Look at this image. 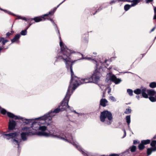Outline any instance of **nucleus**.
<instances>
[{
  "instance_id": "52",
  "label": "nucleus",
  "mask_w": 156,
  "mask_h": 156,
  "mask_svg": "<svg viewBox=\"0 0 156 156\" xmlns=\"http://www.w3.org/2000/svg\"><path fill=\"white\" fill-rule=\"evenodd\" d=\"M125 1L129 2H132V0H125Z\"/></svg>"
},
{
  "instance_id": "43",
  "label": "nucleus",
  "mask_w": 156,
  "mask_h": 156,
  "mask_svg": "<svg viewBox=\"0 0 156 156\" xmlns=\"http://www.w3.org/2000/svg\"><path fill=\"white\" fill-rule=\"evenodd\" d=\"M149 148L151 149L152 152L155 151H156V147H152Z\"/></svg>"
},
{
  "instance_id": "31",
  "label": "nucleus",
  "mask_w": 156,
  "mask_h": 156,
  "mask_svg": "<svg viewBox=\"0 0 156 156\" xmlns=\"http://www.w3.org/2000/svg\"><path fill=\"white\" fill-rule=\"evenodd\" d=\"M150 145L152 147H156V140L152 141L151 142V143L150 144Z\"/></svg>"
},
{
  "instance_id": "20",
  "label": "nucleus",
  "mask_w": 156,
  "mask_h": 156,
  "mask_svg": "<svg viewBox=\"0 0 156 156\" xmlns=\"http://www.w3.org/2000/svg\"><path fill=\"white\" fill-rule=\"evenodd\" d=\"M126 120L128 125H129L130 122V115L126 116Z\"/></svg>"
},
{
  "instance_id": "4",
  "label": "nucleus",
  "mask_w": 156,
  "mask_h": 156,
  "mask_svg": "<svg viewBox=\"0 0 156 156\" xmlns=\"http://www.w3.org/2000/svg\"><path fill=\"white\" fill-rule=\"evenodd\" d=\"M39 117L36 118L35 120L39 121L38 122H33L32 123V126L30 127H28L25 126L22 129V130L23 131H30V132H34V135L36 133V131L38 130L40 125L41 124H44V123L48 122L47 120H45V122H43V120L44 119L42 118L40 119Z\"/></svg>"
},
{
  "instance_id": "42",
  "label": "nucleus",
  "mask_w": 156,
  "mask_h": 156,
  "mask_svg": "<svg viewBox=\"0 0 156 156\" xmlns=\"http://www.w3.org/2000/svg\"><path fill=\"white\" fill-rule=\"evenodd\" d=\"M12 43H18L19 42V40H11Z\"/></svg>"
},
{
  "instance_id": "11",
  "label": "nucleus",
  "mask_w": 156,
  "mask_h": 156,
  "mask_svg": "<svg viewBox=\"0 0 156 156\" xmlns=\"http://www.w3.org/2000/svg\"><path fill=\"white\" fill-rule=\"evenodd\" d=\"M16 123L15 121L12 120H9L8 127V129L9 131L15 129Z\"/></svg>"
},
{
  "instance_id": "55",
  "label": "nucleus",
  "mask_w": 156,
  "mask_h": 156,
  "mask_svg": "<svg viewBox=\"0 0 156 156\" xmlns=\"http://www.w3.org/2000/svg\"><path fill=\"white\" fill-rule=\"evenodd\" d=\"M153 19L155 20L156 19V14H154V17H153Z\"/></svg>"
},
{
  "instance_id": "48",
  "label": "nucleus",
  "mask_w": 156,
  "mask_h": 156,
  "mask_svg": "<svg viewBox=\"0 0 156 156\" xmlns=\"http://www.w3.org/2000/svg\"><path fill=\"white\" fill-rule=\"evenodd\" d=\"M123 131H124V135L123 136L122 138H124V137H125L126 135V132L125 130V129H123Z\"/></svg>"
},
{
  "instance_id": "59",
  "label": "nucleus",
  "mask_w": 156,
  "mask_h": 156,
  "mask_svg": "<svg viewBox=\"0 0 156 156\" xmlns=\"http://www.w3.org/2000/svg\"><path fill=\"white\" fill-rule=\"evenodd\" d=\"M111 89L110 88H109V90L108 91V93H109L111 92Z\"/></svg>"
},
{
  "instance_id": "7",
  "label": "nucleus",
  "mask_w": 156,
  "mask_h": 156,
  "mask_svg": "<svg viewBox=\"0 0 156 156\" xmlns=\"http://www.w3.org/2000/svg\"><path fill=\"white\" fill-rule=\"evenodd\" d=\"M60 112L61 111L59 107H58L54 110L51 111L49 112L48 113L40 117L39 118L40 119H41V118L43 119H44V120H43V122H45V120H47L48 121H51L52 119V117L55 115L56 113H58Z\"/></svg>"
},
{
  "instance_id": "25",
  "label": "nucleus",
  "mask_w": 156,
  "mask_h": 156,
  "mask_svg": "<svg viewBox=\"0 0 156 156\" xmlns=\"http://www.w3.org/2000/svg\"><path fill=\"white\" fill-rule=\"evenodd\" d=\"M149 86L151 88H154L156 87V83L155 82H151Z\"/></svg>"
},
{
  "instance_id": "62",
  "label": "nucleus",
  "mask_w": 156,
  "mask_h": 156,
  "mask_svg": "<svg viewBox=\"0 0 156 156\" xmlns=\"http://www.w3.org/2000/svg\"><path fill=\"white\" fill-rule=\"evenodd\" d=\"M0 39H5L4 38L0 37Z\"/></svg>"
},
{
  "instance_id": "19",
  "label": "nucleus",
  "mask_w": 156,
  "mask_h": 156,
  "mask_svg": "<svg viewBox=\"0 0 156 156\" xmlns=\"http://www.w3.org/2000/svg\"><path fill=\"white\" fill-rule=\"evenodd\" d=\"M150 142V140H144L141 141L142 143L144 145L149 144Z\"/></svg>"
},
{
  "instance_id": "16",
  "label": "nucleus",
  "mask_w": 156,
  "mask_h": 156,
  "mask_svg": "<svg viewBox=\"0 0 156 156\" xmlns=\"http://www.w3.org/2000/svg\"><path fill=\"white\" fill-rule=\"evenodd\" d=\"M147 92L149 95L152 96L155 95L156 92L155 91L153 90H147Z\"/></svg>"
},
{
  "instance_id": "34",
  "label": "nucleus",
  "mask_w": 156,
  "mask_h": 156,
  "mask_svg": "<svg viewBox=\"0 0 156 156\" xmlns=\"http://www.w3.org/2000/svg\"><path fill=\"white\" fill-rule=\"evenodd\" d=\"M79 54L81 55L82 56V58H81L80 59H87L88 60H90L91 59V58H90L89 57V58H84L83 57V55L82 54H80V53L78 52V53Z\"/></svg>"
},
{
  "instance_id": "24",
  "label": "nucleus",
  "mask_w": 156,
  "mask_h": 156,
  "mask_svg": "<svg viewBox=\"0 0 156 156\" xmlns=\"http://www.w3.org/2000/svg\"><path fill=\"white\" fill-rule=\"evenodd\" d=\"M141 90L140 89H137L134 91V93L136 94H141Z\"/></svg>"
},
{
  "instance_id": "32",
  "label": "nucleus",
  "mask_w": 156,
  "mask_h": 156,
  "mask_svg": "<svg viewBox=\"0 0 156 156\" xmlns=\"http://www.w3.org/2000/svg\"><path fill=\"white\" fill-rule=\"evenodd\" d=\"M136 149V147L135 146H133L130 147V151L132 152H134Z\"/></svg>"
},
{
  "instance_id": "36",
  "label": "nucleus",
  "mask_w": 156,
  "mask_h": 156,
  "mask_svg": "<svg viewBox=\"0 0 156 156\" xmlns=\"http://www.w3.org/2000/svg\"><path fill=\"white\" fill-rule=\"evenodd\" d=\"M142 96L143 97L145 98H148V94H147L146 92L142 93Z\"/></svg>"
},
{
  "instance_id": "14",
  "label": "nucleus",
  "mask_w": 156,
  "mask_h": 156,
  "mask_svg": "<svg viewBox=\"0 0 156 156\" xmlns=\"http://www.w3.org/2000/svg\"><path fill=\"white\" fill-rule=\"evenodd\" d=\"M35 22H39L42 21H44L46 20V18H44V16L43 15L40 16H37L34 18Z\"/></svg>"
},
{
  "instance_id": "54",
  "label": "nucleus",
  "mask_w": 156,
  "mask_h": 156,
  "mask_svg": "<svg viewBox=\"0 0 156 156\" xmlns=\"http://www.w3.org/2000/svg\"><path fill=\"white\" fill-rule=\"evenodd\" d=\"M22 20H25V21H27V20L26 18L25 17H22Z\"/></svg>"
},
{
  "instance_id": "37",
  "label": "nucleus",
  "mask_w": 156,
  "mask_h": 156,
  "mask_svg": "<svg viewBox=\"0 0 156 156\" xmlns=\"http://www.w3.org/2000/svg\"><path fill=\"white\" fill-rule=\"evenodd\" d=\"M102 9V7L101 6L99 7V8L97 9V10L96 11H95V12L94 13H93V15H94L97 12H98L100 11H101Z\"/></svg>"
},
{
  "instance_id": "53",
  "label": "nucleus",
  "mask_w": 156,
  "mask_h": 156,
  "mask_svg": "<svg viewBox=\"0 0 156 156\" xmlns=\"http://www.w3.org/2000/svg\"><path fill=\"white\" fill-rule=\"evenodd\" d=\"M156 28V27H154L151 30V32H152L153 31H154V30H155V29Z\"/></svg>"
},
{
  "instance_id": "5",
  "label": "nucleus",
  "mask_w": 156,
  "mask_h": 156,
  "mask_svg": "<svg viewBox=\"0 0 156 156\" xmlns=\"http://www.w3.org/2000/svg\"><path fill=\"white\" fill-rule=\"evenodd\" d=\"M2 136L4 138L7 140L11 138L13 139V143L14 144L18 145V151H19V143L21 142V140L18 138L20 137V135L18 132H14L8 134H2Z\"/></svg>"
},
{
  "instance_id": "23",
  "label": "nucleus",
  "mask_w": 156,
  "mask_h": 156,
  "mask_svg": "<svg viewBox=\"0 0 156 156\" xmlns=\"http://www.w3.org/2000/svg\"><path fill=\"white\" fill-rule=\"evenodd\" d=\"M138 148L140 150H141L143 149L144 147V145L141 142L138 146Z\"/></svg>"
},
{
  "instance_id": "6",
  "label": "nucleus",
  "mask_w": 156,
  "mask_h": 156,
  "mask_svg": "<svg viewBox=\"0 0 156 156\" xmlns=\"http://www.w3.org/2000/svg\"><path fill=\"white\" fill-rule=\"evenodd\" d=\"M100 120L107 125H110L112 121V117L111 113L108 111H105L101 113Z\"/></svg>"
},
{
  "instance_id": "17",
  "label": "nucleus",
  "mask_w": 156,
  "mask_h": 156,
  "mask_svg": "<svg viewBox=\"0 0 156 156\" xmlns=\"http://www.w3.org/2000/svg\"><path fill=\"white\" fill-rule=\"evenodd\" d=\"M27 23L29 24V25L27 28V29L33 23H35V20L34 19V18H30L28 19L27 20Z\"/></svg>"
},
{
  "instance_id": "41",
  "label": "nucleus",
  "mask_w": 156,
  "mask_h": 156,
  "mask_svg": "<svg viewBox=\"0 0 156 156\" xmlns=\"http://www.w3.org/2000/svg\"><path fill=\"white\" fill-rule=\"evenodd\" d=\"M48 20H50L51 22H52V23H53V24H54V25L56 26V27H57V26L56 25V24L54 22V21L52 19H51L50 18H50H48Z\"/></svg>"
},
{
  "instance_id": "12",
  "label": "nucleus",
  "mask_w": 156,
  "mask_h": 156,
  "mask_svg": "<svg viewBox=\"0 0 156 156\" xmlns=\"http://www.w3.org/2000/svg\"><path fill=\"white\" fill-rule=\"evenodd\" d=\"M109 79L114 82L116 84L119 83L121 81L120 79L117 78L114 75L111 76L109 78Z\"/></svg>"
},
{
  "instance_id": "61",
  "label": "nucleus",
  "mask_w": 156,
  "mask_h": 156,
  "mask_svg": "<svg viewBox=\"0 0 156 156\" xmlns=\"http://www.w3.org/2000/svg\"><path fill=\"white\" fill-rule=\"evenodd\" d=\"M93 54L95 55H96L97 54V53L96 52H93Z\"/></svg>"
},
{
  "instance_id": "33",
  "label": "nucleus",
  "mask_w": 156,
  "mask_h": 156,
  "mask_svg": "<svg viewBox=\"0 0 156 156\" xmlns=\"http://www.w3.org/2000/svg\"><path fill=\"white\" fill-rule=\"evenodd\" d=\"M4 12H5V13H8L9 14L11 15H12V16H16V15H15L13 13L9 11H7V10H4Z\"/></svg>"
},
{
  "instance_id": "35",
  "label": "nucleus",
  "mask_w": 156,
  "mask_h": 156,
  "mask_svg": "<svg viewBox=\"0 0 156 156\" xmlns=\"http://www.w3.org/2000/svg\"><path fill=\"white\" fill-rule=\"evenodd\" d=\"M152 152L151 151V149H150L149 148H148L147 149V153L148 155H149L150 154H151L152 153Z\"/></svg>"
},
{
  "instance_id": "39",
  "label": "nucleus",
  "mask_w": 156,
  "mask_h": 156,
  "mask_svg": "<svg viewBox=\"0 0 156 156\" xmlns=\"http://www.w3.org/2000/svg\"><path fill=\"white\" fill-rule=\"evenodd\" d=\"M1 112L2 114L5 115L6 114V111L5 109H2L1 110Z\"/></svg>"
},
{
  "instance_id": "46",
  "label": "nucleus",
  "mask_w": 156,
  "mask_h": 156,
  "mask_svg": "<svg viewBox=\"0 0 156 156\" xmlns=\"http://www.w3.org/2000/svg\"><path fill=\"white\" fill-rule=\"evenodd\" d=\"M153 0H145V2L146 3H148L153 2Z\"/></svg>"
},
{
  "instance_id": "9",
  "label": "nucleus",
  "mask_w": 156,
  "mask_h": 156,
  "mask_svg": "<svg viewBox=\"0 0 156 156\" xmlns=\"http://www.w3.org/2000/svg\"><path fill=\"white\" fill-rule=\"evenodd\" d=\"M34 132H30V131H26V132H23L21 134L22 139L23 141H25L27 139V137L29 136H31L34 135Z\"/></svg>"
},
{
  "instance_id": "27",
  "label": "nucleus",
  "mask_w": 156,
  "mask_h": 156,
  "mask_svg": "<svg viewBox=\"0 0 156 156\" xmlns=\"http://www.w3.org/2000/svg\"><path fill=\"white\" fill-rule=\"evenodd\" d=\"M127 92L130 96H132L133 95V91L132 90L128 89L127 90Z\"/></svg>"
},
{
  "instance_id": "30",
  "label": "nucleus",
  "mask_w": 156,
  "mask_h": 156,
  "mask_svg": "<svg viewBox=\"0 0 156 156\" xmlns=\"http://www.w3.org/2000/svg\"><path fill=\"white\" fill-rule=\"evenodd\" d=\"M131 110L129 108H126V111L124 112V113L126 114H129L131 113Z\"/></svg>"
},
{
  "instance_id": "56",
  "label": "nucleus",
  "mask_w": 156,
  "mask_h": 156,
  "mask_svg": "<svg viewBox=\"0 0 156 156\" xmlns=\"http://www.w3.org/2000/svg\"><path fill=\"white\" fill-rule=\"evenodd\" d=\"M154 14H156V7L154 8Z\"/></svg>"
},
{
  "instance_id": "21",
  "label": "nucleus",
  "mask_w": 156,
  "mask_h": 156,
  "mask_svg": "<svg viewBox=\"0 0 156 156\" xmlns=\"http://www.w3.org/2000/svg\"><path fill=\"white\" fill-rule=\"evenodd\" d=\"M132 7L131 5L126 4L124 6V9L125 11H127L129 10L130 8Z\"/></svg>"
},
{
  "instance_id": "50",
  "label": "nucleus",
  "mask_w": 156,
  "mask_h": 156,
  "mask_svg": "<svg viewBox=\"0 0 156 156\" xmlns=\"http://www.w3.org/2000/svg\"><path fill=\"white\" fill-rule=\"evenodd\" d=\"M17 18H16V20L18 19H22V17L20 16H17Z\"/></svg>"
},
{
  "instance_id": "45",
  "label": "nucleus",
  "mask_w": 156,
  "mask_h": 156,
  "mask_svg": "<svg viewBox=\"0 0 156 156\" xmlns=\"http://www.w3.org/2000/svg\"><path fill=\"white\" fill-rule=\"evenodd\" d=\"M147 90V89L145 88H143L141 90V93L146 92Z\"/></svg>"
},
{
  "instance_id": "10",
  "label": "nucleus",
  "mask_w": 156,
  "mask_h": 156,
  "mask_svg": "<svg viewBox=\"0 0 156 156\" xmlns=\"http://www.w3.org/2000/svg\"><path fill=\"white\" fill-rule=\"evenodd\" d=\"M73 145L75 147L77 150L81 152L84 156H88V154L84 152L83 151V149L80 147V146L78 145V143L76 142V141L75 142V144H74V145Z\"/></svg>"
},
{
  "instance_id": "18",
  "label": "nucleus",
  "mask_w": 156,
  "mask_h": 156,
  "mask_svg": "<svg viewBox=\"0 0 156 156\" xmlns=\"http://www.w3.org/2000/svg\"><path fill=\"white\" fill-rule=\"evenodd\" d=\"M141 0H132V3L131 5L132 7H133L137 5L139 3Z\"/></svg>"
},
{
  "instance_id": "3",
  "label": "nucleus",
  "mask_w": 156,
  "mask_h": 156,
  "mask_svg": "<svg viewBox=\"0 0 156 156\" xmlns=\"http://www.w3.org/2000/svg\"><path fill=\"white\" fill-rule=\"evenodd\" d=\"M73 87V85L70 83L65 98L63 100L61 104L58 106L61 112L65 110L67 108H70L68 105V103L71 94L73 93L74 90L72 88Z\"/></svg>"
},
{
  "instance_id": "60",
  "label": "nucleus",
  "mask_w": 156,
  "mask_h": 156,
  "mask_svg": "<svg viewBox=\"0 0 156 156\" xmlns=\"http://www.w3.org/2000/svg\"><path fill=\"white\" fill-rule=\"evenodd\" d=\"M0 10L3 11L4 12V10H5V9H2L1 8H0Z\"/></svg>"
},
{
  "instance_id": "51",
  "label": "nucleus",
  "mask_w": 156,
  "mask_h": 156,
  "mask_svg": "<svg viewBox=\"0 0 156 156\" xmlns=\"http://www.w3.org/2000/svg\"><path fill=\"white\" fill-rule=\"evenodd\" d=\"M133 143L134 144H137L138 143V141L137 140H134L133 141Z\"/></svg>"
},
{
  "instance_id": "28",
  "label": "nucleus",
  "mask_w": 156,
  "mask_h": 156,
  "mask_svg": "<svg viewBox=\"0 0 156 156\" xmlns=\"http://www.w3.org/2000/svg\"><path fill=\"white\" fill-rule=\"evenodd\" d=\"M27 29L26 30H22L20 32V35H26L27 34Z\"/></svg>"
},
{
  "instance_id": "47",
  "label": "nucleus",
  "mask_w": 156,
  "mask_h": 156,
  "mask_svg": "<svg viewBox=\"0 0 156 156\" xmlns=\"http://www.w3.org/2000/svg\"><path fill=\"white\" fill-rule=\"evenodd\" d=\"M116 1H115L114 0H113L109 3V4L110 5H112L113 3H115Z\"/></svg>"
},
{
  "instance_id": "29",
  "label": "nucleus",
  "mask_w": 156,
  "mask_h": 156,
  "mask_svg": "<svg viewBox=\"0 0 156 156\" xmlns=\"http://www.w3.org/2000/svg\"><path fill=\"white\" fill-rule=\"evenodd\" d=\"M34 120V119H25V121L24 122L26 123V124H28L30 122H31L32 121Z\"/></svg>"
},
{
  "instance_id": "49",
  "label": "nucleus",
  "mask_w": 156,
  "mask_h": 156,
  "mask_svg": "<svg viewBox=\"0 0 156 156\" xmlns=\"http://www.w3.org/2000/svg\"><path fill=\"white\" fill-rule=\"evenodd\" d=\"M110 156H119L118 154H113L110 155Z\"/></svg>"
},
{
  "instance_id": "26",
  "label": "nucleus",
  "mask_w": 156,
  "mask_h": 156,
  "mask_svg": "<svg viewBox=\"0 0 156 156\" xmlns=\"http://www.w3.org/2000/svg\"><path fill=\"white\" fill-rule=\"evenodd\" d=\"M14 31H11L10 32H8L6 34V37H9L10 36L12 35L14 33Z\"/></svg>"
},
{
  "instance_id": "57",
  "label": "nucleus",
  "mask_w": 156,
  "mask_h": 156,
  "mask_svg": "<svg viewBox=\"0 0 156 156\" xmlns=\"http://www.w3.org/2000/svg\"><path fill=\"white\" fill-rule=\"evenodd\" d=\"M105 92H103V97H105Z\"/></svg>"
},
{
  "instance_id": "63",
  "label": "nucleus",
  "mask_w": 156,
  "mask_h": 156,
  "mask_svg": "<svg viewBox=\"0 0 156 156\" xmlns=\"http://www.w3.org/2000/svg\"><path fill=\"white\" fill-rule=\"evenodd\" d=\"M59 39H61V37L60 36H59Z\"/></svg>"
},
{
  "instance_id": "58",
  "label": "nucleus",
  "mask_w": 156,
  "mask_h": 156,
  "mask_svg": "<svg viewBox=\"0 0 156 156\" xmlns=\"http://www.w3.org/2000/svg\"><path fill=\"white\" fill-rule=\"evenodd\" d=\"M136 98L138 99L139 100V98H140V96H139V95H137L136 96Z\"/></svg>"
},
{
  "instance_id": "40",
  "label": "nucleus",
  "mask_w": 156,
  "mask_h": 156,
  "mask_svg": "<svg viewBox=\"0 0 156 156\" xmlns=\"http://www.w3.org/2000/svg\"><path fill=\"white\" fill-rule=\"evenodd\" d=\"M110 99L113 101H116V100L115 98L112 96H111L109 97Z\"/></svg>"
},
{
  "instance_id": "1",
  "label": "nucleus",
  "mask_w": 156,
  "mask_h": 156,
  "mask_svg": "<svg viewBox=\"0 0 156 156\" xmlns=\"http://www.w3.org/2000/svg\"><path fill=\"white\" fill-rule=\"evenodd\" d=\"M59 44L61 50L58 53L57 59L58 60L64 62L67 70L70 71L71 74L70 83L73 85L72 87L73 90H74L78 86L82 84L88 83H96L98 82L101 75L97 69L95 70L91 76L81 79V80L80 78L75 76L73 70V62H71L70 56L71 54L76 52L67 48L61 40H60Z\"/></svg>"
},
{
  "instance_id": "13",
  "label": "nucleus",
  "mask_w": 156,
  "mask_h": 156,
  "mask_svg": "<svg viewBox=\"0 0 156 156\" xmlns=\"http://www.w3.org/2000/svg\"><path fill=\"white\" fill-rule=\"evenodd\" d=\"M7 115L9 117V118H13L15 119H21L23 121L24 120L23 119V118H22L20 116H17L15 115L13 113H11L10 112H7Z\"/></svg>"
},
{
  "instance_id": "64",
  "label": "nucleus",
  "mask_w": 156,
  "mask_h": 156,
  "mask_svg": "<svg viewBox=\"0 0 156 156\" xmlns=\"http://www.w3.org/2000/svg\"><path fill=\"white\" fill-rule=\"evenodd\" d=\"M107 61V60H105V62L106 63V62Z\"/></svg>"
},
{
  "instance_id": "38",
  "label": "nucleus",
  "mask_w": 156,
  "mask_h": 156,
  "mask_svg": "<svg viewBox=\"0 0 156 156\" xmlns=\"http://www.w3.org/2000/svg\"><path fill=\"white\" fill-rule=\"evenodd\" d=\"M20 34H17L15 35V36L12 39H19L20 37Z\"/></svg>"
},
{
  "instance_id": "44",
  "label": "nucleus",
  "mask_w": 156,
  "mask_h": 156,
  "mask_svg": "<svg viewBox=\"0 0 156 156\" xmlns=\"http://www.w3.org/2000/svg\"><path fill=\"white\" fill-rule=\"evenodd\" d=\"M70 108H68V109H69V110H70L71 112H75L76 113L78 114V113L75 111L74 110H73V108L70 107Z\"/></svg>"
},
{
  "instance_id": "2",
  "label": "nucleus",
  "mask_w": 156,
  "mask_h": 156,
  "mask_svg": "<svg viewBox=\"0 0 156 156\" xmlns=\"http://www.w3.org/2000/svg\"><path fill=\"white\" fill-rule=\"evenodd\" d=\"M48 127H46L45 126H41L40 125L38 130H40L42 131L38 132L37 133V134L39 136H44L46 137H53L58 138L59 139L64 140L70 143L73 145L75 144V141L73 138L70 134L66 133L65 135L63 133H61L60 134H55L54 130L52 129L51 130L49 129L48 132H45L44 131L47 129Z\"/></svg>"
},
{
  "instance_id": "15",
  "label": "nucleus",
  "mask_w": 156,
  "mask_h": 156,
  "mask_svg": "<svg viewBox=\"0 0 156 156\" xmlns=\"http://www.w3.org/2000/svg\"><path fill=\"white\" fill-rule=\"evenodd\" d=\"M108 101L105 99H101L100 101V105L103 107L106 106L108 103Z\"/></svg>"
},
{
  "instance_id": "8",
  "label": "nucleus",
  "mask_w": 156,
  "mask_h": 156,
  "mask_svg": "<svg viewBox=\"0 0 156 156\" xmlns=\"http://www.w3.org/2000/svg\"><path fill=\"white\" fill-rule=\"evenodd\" d=\"M65 0L63 1L62 2L60 3L56 7H55L53 9H51L48 12V13L44 15L43 16L44 17V18H46V19H47V20H48V17H51V16H52L56 11L57 8Z\"/></svg>"
},
{
  "instance_id": "22",
  "label": "nucleus",
  "mask_w": 156,
  "mask_h": 156,
  "mask_svg": "<svg viewBox=\"0 0 156 156\" xmlns=\"http://www.w3.org/2000/svg\"><path fill=\"white\" fill-rule=\"evenodd\" d=\"M149 99L150 101L152 102H156V95L155 97L150 96L149 97Z\"/></svg>"
}]
</instances>
